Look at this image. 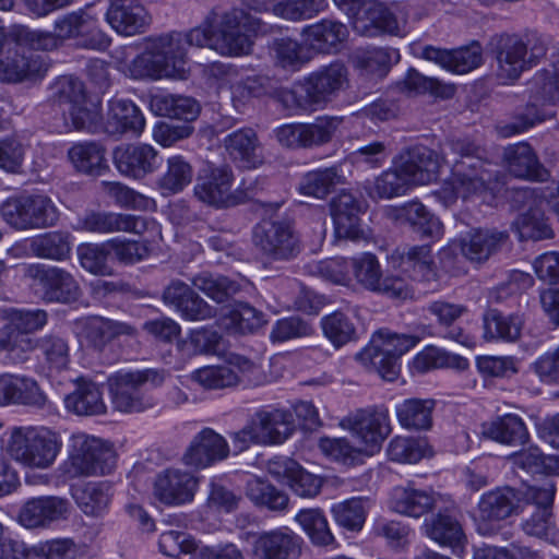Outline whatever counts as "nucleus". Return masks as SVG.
<instances>
[{
	"label": "nucleus",
	"mask_w": 559,
	"mask_h": 559,
	"mask_svg": "<svg viewBox=\"0 0 559 559\" xmlns=\"http://www.w3.org/2000/svg\"><path fill=\"white\" fill-rule=\"evenodd\" d=\"M189 46L214 49L212 27L203 22L187 33L171 32L148 39L145 49L128 64V73L134 80L183 79Z\"/></svg>",
	"instance_id": "obj_1"
},
{
	"label": "nucleus",
	"mask_w": 559,
	"mask_h": 559,
	"mask_svg": "<svg viewBox=\"0 0 559 559\" xmlns=\"http://www.w3.org/2000/svg\"><path fill=\"white\" fill-rule=\"evenodd\" d=\"M451 151L460 156L452 165V191L444 195L445 204L456 198L479 197L484 201L492 199L502 188L497 171L483 159L484 150L466 139L449 142Z\"/></svg>",
	"instance_id": "obj_2"
},
{
	"label": "nucleus",
	"mask_w": 559,
	"mask_h": 559,
	"mask_svg": "<svg viewBox=\"0 0 559 559\" xmlns=\"http://www.w3.org/2000/svg\"><path fill=\"white\" fill-rule=\"evenodd\" d=\"M353 21L355 31L367 37L381 34L402 35L408 19V5H385L374 0H333Z\"/></svg>",
	"instance_id": "obj_3"
},
{
	"label": "nucleus",
	"mask_w": 559,
	"mask_h": 559,
	"mask_svg": "<svg viewBox=\"0 0 559 559\" xmlns=\"http://www.w3.org/2000/svg\"><path fill=\"white\" fill-rule=\"evenodd\" d=\"M546 51L545 39L535 33L525 35V38L500 36L493 48L497 80L502 85L512 84L524 71L536 66Z\"/></svg>",
	"instance_id": "obj_4"
},
{
	"label": "nucleus",
	"mask_w": 559,
	"mask_h": 559,
	"mask_svg": "<svg viewBox=\"0 0 559 559\" xmlns=\"http://www.w3.org/2000/svg\"><path fill=\"white\" fill-rule=\"evenodd\" d=\"M3 447L15 462L45 469L55 463L62 442L58 433L46 427H14Z\"/></svg>",
	"instance_id": "obj_5"
},
{
	"label": "nucleus",
	"mask_w": 559,
	"mask_h": 559,
	"mask_svg": "<svg viewBox=\"0 0 559 559\" xmlns=\"http://www.w3.org/2000/svg\"><path fill=\"white\" fill-rule=\"evenodd\" d=\"M346 83V67L334 62L310 73L302 81L297 82L292 90L282 91L281 98L286 107L306 111L313 106L326 103Z\"/></svg>",
	"instance_id": "obj_6"
},
{
	"label": "nucleus",
	"mask_w": 559,
	"mask_h": 559,
	"mask_svg": "<svg viewBox=\"0 0 559 559\" xmlns=\"http://www.w3.org/2000/svg\"><path fill=\"white\" fill-rule=\"evenodd\" d=\"M295 430L293 413L289 409L264 407L257 411L238 431L230 435L237 452L249 449L251 444H282Z\"/></svg>",
	"instance_id": "obj_7"
},
{
	"label": "nucleus",
	"mask_w": 559,
	"mask_h": 559,
	"mask_svg": "<svg viewBox=\"0 0 559 559\" xmlns=\"http://www.w3.org/2000/svg\"><path fill=\"white\" fill-rule=\"evenodd\" d=\"M420 337L414 334H399L388 329L376 332L370 343L356 358L386 380L393 381L400 372V358L413 348Z\"/></svg>",
	"instance_id": "obj_8"
},
{
	"label": "nucleus",
	"mask_w": 559,
	"mask_h": 559,
	"mask_svg": "<svg viewBox=\"0 0 559 559\" xmlns=\"http://www.w3.org/2000/svg\"><path fill=\"white\" fill-rule=\"evenodd\" d=\"M559 103V53L551 64L538 71L530 83V102L522 112H519L514 121L503 128V135L509 136L526 131L536 122L545 119L543 105H556Z\"/></svg>",
	"instance_id": "obj_9"
},
{
	"label": "nucleus",
	"mask_w": 559,
	"mask_h": 559,
	"mask_svg": "<svg viewBox=\"0 0 559 559\" xmlns=\"http://www.w3.org/2000/svg\"><path fill=\"white\" fill-rule=\"evenodd\" d=\"M115 464L116 454L108 443L85 433L71 437L64 463V473L69 477L105 475L112 471Z\"/></svg>",
	"instance_id": "obj_10"
},
{
	"label": "nucleus",
	"mask_w": 559,
	"mask_h": 559,
	"mask_svg": "<svg viewBox=\"0 0 559 559\" xmlns=\"http://www.w3.org/2000/svg\"><path fill=\"white\" fill-rule=\"evenodd\" d=\"M248 19L242 9L214 7L204 17V25L212 27L214 34V49L226 56L248 53L251 47L245 31Z\"/></svg>",
	"instance_id": "obj_11"
},
{
	"label": "nucleus",
	"mask_w": 559,
	"mask_h": 559,
	"mask_svg": "<svg viewBox=\"0 0 559 559\" xmlns=\"http://www.w3.org/2000/svg\"><path fill=\"white\" fill-rule=\"evenodd\" d=\"M252 242L269 262H286L296 259L301 240L293 224L287 221L265 219L252 229Z\"/></svg>",
	"instance_id": "obj_12"
},
{
	"label": "nucleus",
	"mask_w": 559,
	"mask_h": 559,
	"mask_svg": "<svg viewBox=\"0 0 559 559\" xmlns=\"http://www.w3.org/2000/svg\"><path fill=\"white\" fill-rule=\"evenodd\" d=\"M0 214L10 226L19 230L51 227L59 219L58 209L44 194L10 198L2 203Z\"/></svg>",
	"instance_id": "obj_13"
},
{
	"label": "nucleus",
	"mask_w": 559,
	"mask_h": 559,
	"mask_svg": "<svg viewBox=\"0 0 559 559\" xmlns=\"http://www.w3.org/2000/svg\"><path fill=\"white\" fill-rule=\"evenodd\" d=\"M26 274L33 281L35 294L45 302L72 304L81 297V287L68 270L46 264H31Z\"/></svg>",
	"instance_id": "obj_14"
},
{
	"label": "nucleus",
	"mask_w": 559,
	"mask_h": 559,
	"mask_svg": "<svg viewBox=\"0 0 559 559\" xmlns=\"http://www.w3.org/2000/svg\"><path fill=\"white\" fill-rule=\"evenodd\" d=\"M304 540L290 528L283 526L252 534L250 559H298Z\"/></svg>",
	"instance_id": "obj_15"
},
{
	"label": "nucleus",
	"mask_w": 559,
	"mask_h": 559,
	"mask_svg": "<svg viewBox=\"0 0 559 559\" xmlns=\"http://www.w3.org/2000/svg\"><path fill=\"white\" fill-rule=\"evenodd\" d=\"M151 370L126 372L116 376L111 384L112 405L123 413H140L155 405L154 399L144 390Z\"/></svg>",
	"instance_id": "obj_16"
},
{
	"label": "nucleus",
	"mask_w": 559,
	"mask_h": 559,
	"mask_svg": "<svg viewBox=\"0 0 559 559\" xmlns=\"http://www.w3.org/2000/svg\"><path fill=\"white\" fill-rule=\"evenodd\" d=\"M55 32L60 40L80 38L86 48L105 50L110 46V38L98 28L97 20L86 10H80L59 16L53 23Z\"/></svg>",
	"instance_id": "obj_17"
},
{
	"label": "nucleus",
	"mask_w": 559,
	"mask_h": 559,
	"mask_svg": "<svg viewBox=\"0 0 559 559\" xmlns=\"http://www.w3.org/2000/svg\"><path fill=\"white\" fill-rule=\"evenodd\" d=\"M70 502L59 496L27 499L21 507L17 521L28 530H47L68 519Z\"/></svg>",
	"instance_id": "obj_18"
},
{
	"label": "nucleus",
	"mask_w": 559,
	"mask_h": 559,
	"mask_svg": "<svg viewBox=\"0 0 559 559\" xmlns=\"http://www.w3.org/2000/svg\"><path fill=\"white\" fill-rule=\"evenodd\" d=\"M199 479L180 468H166L154 479V497L165 506H182L193 500Z\"/></svg>",
	"instance_id": "obj_19"
},
{
	"label": "nucleus",
	"mask_w": 559,
	"mask_h": 559,
	"mask_svg": "<svg viewBox=\"0 0 559 559\" xmlns=\"http://www.w3.org/2000/svg\"><path fill=\"white\" fill-rule=\"evenodd\" d=\"M81 227L91 233H132L141 235L148 229H155L154 219L126 213L108 211H90L79 221Z\"/></svg>",
	"instance_id": "obj_20"
},
{
	"label": "nucleus",
	"mask_w": 559,
	"mask_h": 559,
	"mask_svg": "<svg viewBox=\"0 0 559 559\" xmlns=\"http://www.w3.org/2000/svg\"><path fill=\"white\" fill-rule=\"evenodd\" d=\"M330 212L335 235L352 241L366 240L367 231L361 226L362 203L350 192L343 190L330 202Z\"/></svg>",
	"instance_id": "obj_21"
},
{
	"label": "nucleus",
	"mask_w": 559,
	"mask_h": 559,
	"mask_svg": "<svg viewBox=\"0 0 559 559\" xmlns=\"http://www.w3.org/2000/svg\"><path fill=\"white\" fill-rule=\"evenodd\" d=\"M353 433L365 445L362 450L372 454L378 451L391 433L389 411L385 407H371L357 411L348 418Z\"/></svg>",
	"instance_id": "obj_22"
},
{
	"label": "nucleus",
	"mask_w": 559,
	"mask_h": 559,
	"mask_svg": "<svg viewBox=\"0 0 559 559\" xmlns=\"http://www.w3.org/2000/svg\"><path fill=\"white\" fill-rule=\"evenodd\" d=\"M117 170L133 179H142L160 165V157L152 145L144 143L117 146L112 153Z\"/></svg>",
	"instance_id": "obj_23"
},
{
	"label": "nucleus",
	"mask_w": 559,
	"mask_h": 559,
	"mask_svg": "<svg viewBox=\"0 0 559 559\" xmlns=\"http://www.w3.org/2000/svg\"><path fill=\"white\" fill-rule=\"evenodd\" d=\"M418 55L454 74L468 73L483 63V50L477 43L457 49L427 45L420 48Z\"/></svg>",
	"instance_id": "obj_24"
},
{
	"label": "nucleus",
	"mask_w": 559,
	"mask_h": 559,
	"mask_svg": "<svg viewBox=\"0 0 559 559\" xmlns=\"http://www.w3.org/2000/svg\"><path fill=\"white\" fill-rule=\"evenodd\" d=\"M518 509L515 488L497 487L483 493L477 504L478 532L491 533V524L506 520Z\"/></svg>",
	"instance_id": "obj_25"
},
{
	"label": "nucleus",
	"mask_w": 559,
	"mask_h": 559,
	"mask_svg": "<svg viewBox=\"0 0 559 559\" xmlns=\"http://www.w3.org/2000/svg\"><path fill=\"white\" fill-rule=\"evenodd\" d=\"M269 473L285 483L301 498L316 497L322 487V479L302 468L295 460L277 456L269 462Z\"/></svg>",
	"instance_id": "obj_26"
},
{
	"label": "nucleus",
	"mask_w": 559,
	"mask_h": 559,
	"mask_svg": "<svg viewBox=\"0 0 559 559\" xmlns=\"http://www.w3.org/2000/svg\"><path fill=\"white\" fill-rule=\"evenodd\" d=\"M391 267L413 281H432L437 276L431 249L427 245L397 248L390 257Z\"/></svg>",
	"instance_id": "obj_27"
},
{
	"label": "nucleus",
	"mask_w": 559,
	"mask_h": 559,
	"mask_svg": "<svg viewBox=\"0 0 559 559\" xmlns=\"http://www.w3.org/2000/svg\"><path fill=\"white\" fill-rule=\"evenodd\" d=\"M163 300L188 321H202L216 316V309L181 281H173L164 289Z\"/></svg>",
	"instance_id": "obj_28"
},
{
	"label": "nucleus",
	"mask_w": 559,
	"mask_h": 559,
	"mask_svg": "<svg viewBox=\"0 0 559 559\" xmlns=\"http://www.w3.org/2000/svg\"><path fill=\"white\" fill-rule=\"evenodd\" d=\"M229 447L225 438L211 428L202 429L192 439L182 456V462L195 468H204L225 460Z\"/></svg>",
	"instance_id": "obj_29"
},
{
	"label": "nucleus",
	"mask_w": 559,
	"mask_h": 559,
	"mask_svg": "<svg viewBox=\"0 0 559 559\" xmlns=\"http://www.w3.org/2000/svg\"><path fill=\"white\" fill-rule=\"evenodd\" d=\"M46 403L47 396L34 379L19 374H0V406L25 405L41 408Z\"/></svg>",
	"instance_id": "obj_30"
},
{
	"label": "nucleus",
	"mask_w": 559,
	"mask_h": 559,
	"mask_svg": "<svg viewBox=\"0 0 559 559\" xmlns=\"http://www.w3.org/2000/svg\"><path fill=\"white\" fill-rule=\"evenodd\" d=\"M106 21L118 34L133 36L145 32L150 15L140 0H115L106 12Z\"/></svg>",
	"instance_id": "obj_31"
},
{
	"label": "nucleus",
	"mask_w": 559,
	"mask_h": 559,
	"mask_svg": "<svg viewBox=\"0 0 559 559\" xmlns=\"http://www.w3.org/2000/svg\"><path fill=\"white\" fill-rule=\"evenodd\" d=\"M348 34V28L345 24L329 19L307 25L301 31L305 45L321 53H335L340 51Z\"/></svg>",
	"instance_id": "obj_32"
},
{
	"label": "nucleus",
	"mask_w": 559,
	"mask_h": 559,
	"mask_svg": "<svg viewBox=\"0 0 559 559\" xmlns=\"http://www.w3.org/2000/svg\"><path fill=\"white\" fill-rule=\"evenodd\" d=\"M401 171L409 185H427L436 180L441 165L440 156L426 146H416L402 154Z\"/></svg>",
	"instance_id": "obj_33"
},
{
	"label": "nucleus",
	"mask_w": 559,
	"mask_h": 559,
	"mask_svg": "<svg viewBox=\"0 0 559 559\" xmlns=\"http://www.w3.org/2000/svg\"><path fill=\"white\" fill-rule=\"evenodd\" d=\"M439 498L440 495L432 489L416 488L408 484L392 490L390 508L399 514L418 519L431 511Z\"/></svg>",
	"instance_id": "obj_34"
},
{
	"label": "nucleus",
	"mask_w": 559,
	"mask_h": 559,
	"mask_svg": "<svg viewBox=\"0 0 559 559\" xmlns=\"http://www.w3.org/2000/svg\"><path fill=\"white\" fill-rule=\"evenodd\" d=\"M44 71L46 68L41 58L22 46L16 45L14 50H9L0 59V79L5 82L33 80L41 76Z\"/></svg>",
	"instance_id": "obj_35"
},
{
	"label": "nucleus",
	"mask_w": 559,
	"mask_h": 559,
	"mask_svg": "<svg viewBox=\"0 0 559 559\" xmlns=\"http://www.w3.org/2000/svg\"><path fill=\"white\" fill-rule=\"evenodd\" d=\"M508 238L507 231L473 229L461 239V251L472 263L481 264L499 252Z\"/></svg>",
	"instance_id": "obj_36"
},
{
	"label": "nucleus",
	"mask_w": 559,
	"mask_h": 559,
	"mask_svg": "<svg viewBox=\"0 0 559 559\" xmlns=\"http://www.w3.org/2000/svg\"><path fill=\"white\" fill-rule=\"evenodd\" d=\"M81 337L97 350L121 336H134L135 329L124 322L103 317H88L79 322Z\"/></svg>",
	"instance_id": "obj_37"
},
{
	"label": "nucleus",
	"mask_w": 559,
	"mask_h": 559,
	"mask_svg": "<svg viewBox=\"0 0 559 559\" xmlns=\"http://www.w3.org/2000/svg\"><path fill=\"white\" fill-rule=\"evenodd\" d=\"M503 163L509 173L516 178L544 181L548 177V171L538 162L533 148L524 142L504 147Z\"/></svg>",
	"instance_id": "obj_38"
},
{
	"label": "nucleus",
	"mask_w": 559,
	"mask_h": 559,
	"mask_svg": "<svg viewBox=\"0 0 559 559\" xmlns=\"http://www.w3.org/2000/svg\"><path fill=\"white\" fill-rule=\"evenodd\" d=\"M144 127V116L133 102L118 98L109 103V111L105 124L108 134L114 136L126 133L140 135Z\"/></svg>",
	"instance_id": "obj_39"
},
{
	"label": "nucleus",
	"mask_w": 559,
	"mask_h": 559,
	"mask_svg": "<svg viewBox=\"0 0 559 559\" xmlns=\"http://www.w3.org/2000/svg\"><path fill=\"white\" fill-rule=\"evenodd\" d=\"M426 309L436 318L442 337L464 346L473 344L472 337L456 325V321L467 311L465 306L439 299L430 301Z\"/></svg>",
	"instance_id": "obj_40"
},
{
	"label": "nucleus",
	"mask_w": 559,
	"mask_h": 559,
	"mask_svg": "<svg viewBox=\"0 0 559 559\" xmlns=\"http://www.w3.org/2000/svg\"><path fill=\"white\" fill-rule=\"evenodd\" d=\"M225 147L230 157L245 168H257L263 164L262 147L251 128H242L228 134Z\"/></svg>",
	"instance_id": "obj_41"
},
{
	"label": "nucleus",
	"mask_w": 559,
	"mask_h": 559,
	"mask_svg": "<svg viewBox=\"0 0 559 559\" xmlns=\"http://www.w3.org/2000/svg\"><path fill=\"white\" fill-rule=\"evenodd\" d=\"M64 406L68 412L78 416H98L107 411L100 386L85 379H80L75 389L66 395Z\"/></svg>",
	"instance_id": "obj_42"
},
{
	"label": "nucleus",
	"mask_w": 559,
	"mask_h": 559,
	"mask_svg": "<svg viewBox=\"0 0 559 559\" xmlns=\"http://www.w3.org/2000/svg\"><path fill=\"white\" fill-rule=\"evenodd\" d=\"M150 108L160 117L183 120L185 122L197 119L200 114L199 103L189 96L169 93H156L150 96Z\"/></svg>",
	"instance_id": "obj_43"
},
{
	"label": "nucleus",
	"mask_w": 559,
	"mask_h": 559,
	"mask_svg": "<svg viewBox=\"0 0 559 559\" xmlns=\"http://www.w3.org/2000/svg\"><path fill=\"white\" fill-rule=\"evenodd\" d=\"M346 177L342 165H333L306 173L298 183L299 193L316 199H325L336 186L344 185Z\"/></svg>",
	"instance_id": "obj_44"
},
{
	"label": "nucleus",
	"mask_w": 559,
	"mask_h": 559,
	"mask_svg": "<svg viewBox=\"0 0 559 559\" xmlns=\"http://www.w3.org/2000/svg\"><path fill=\"white\" fill-rule=\"evenodd\" d=\"M25 350L35 349L50 370H62L69 362V345L59 334L50 333L37 338L23 337Z\"/></svg>",
	"instance_id": "obj_45"
},
{
	"label": "nucleus",
	"mask_w": 559,
	"mask_h": 559,
	"mask_svg": "<svg viewBox=\"0 0 559 559\" xmlns=\"http://www.w3.org/2000/svg\"><path fill=\"white\" fill-rule=\"evenodd\" d=\"M231 180L233 175L227 166L214 168L194 186V194L204 203L224 206L229 198Z\"/></svg>",
	"instance_id": "obj_46"
},
{
	"label": "nucleus",
	"mask_w": 559,
	"mask_h": 559,
	"mask_svg": "<svg viewBox=\"0 0 559 559\" xmlns=\"http://www.w3.org/2000/svg\"><path fill=\"white\" fill-rule=\"evenodd\" d=\"M423 528L429 538L443 546L461 547L465 539L461 523L449 509L426 519Z\"/></svg>",
	"instance_id": "obj_47"
},
{
	"label": "nucleus",
	"mask_w": 559,
	"mask_h": 559,
	"mask_svg": "<svg viewBox=\"0 0 559 559\" xmlns=\"http://www.w3.org/2000/svg\"><path fill=\"white\" fill-rule=\"evenodd\" d=\"M400 52L395 48L369 47L357 50L354 62L365 74L382 79L400 61Z\"/></svg>",
	"instance_id": "obj_48"
},
{
	"label": "nucleus",
	"mask_w": 559,
	"mask_h": 559,
	"mask_svg": "<svg viewBox=\"0 0 559 559\" xmlns=\"http://www.w3.org/2000/svg\"><path fill=\"white\" fill-rule=\"evenodd\" d=\"M436 402L430 399H406L395 405L399 424L407 430H428L432 426Z\"/></svg>",
	"instance_id": "obj_49"
},
{
	"label": "nucleus",
	"mask_w": 559,
	"mask_h": 559,
	"mask_svg": "<svg viewBox=\"0 0 559 559\" xmlns=\"http://www.w3.org/2000/svg\"><path fill=\"white\" fill-rule=\"evenodd\" d=\"M481 435L502 444L518 445L526 442L528 432L522 418L507 414L491 423L484 424Z\"/></svg>",
	"instance_id": "obj_50"
},
{
	"label": "nucleus",
	"mask_w": 559,
	"mask_h": 559,
	"mask_svg": "<svg viewBox=\"0 0 559 559\" xmlns=\"http://www.w3.org/2000/svg\"><path fill=\"white\" fill-rule=\"evenodd\" d=\"M193 178L191 163L181 155H173L166 160V169L156 185L163 195H173L183 191Z\"/></svg>",
	"instance_id": "obj_51"
},
{
	"label": "nucleus",
	"mask_w": 559,
	"mask_h": 559,
	"mask_svg": "<svg viewBox=\"0 0 559 559\" xmlns=\"http://www.w3.org/2000/svg\"><path fill=\"white\" fill-rule=\"evenodd\" d=\"M68 156L74 168L86 175L100 176L108 168L105 150L95 142L73 144Z\"/></svg>",
	"instance_id": "obj_52"
},
{
	"label": "nucleus",
	"mask_w": 559,
	"mask_h": 559,
	"mask_svg": "<svg viewBox=\"0 0 559 559\" xmlns=\"http://www.w3.org/2000/svg\"><path fill=\"white\" fill-rule=\"evenodd\" d=\"M523 328V319L518 314H504L489 310L484 317V337L487 341L515 342Z\"/></svg>",
	"instance_id": "obj_53"
},
{
	"label": "nucleus",
	"mask_w": 559,
	"mask_h": 559,
	"mask_svg": "<svg viewBox=\"0 0 559 559\" xmlns=\"http://www.w3.org/2000/svg\"><path fill=\"white\" fill-rule=\"evenodd\" d=\"M31 251L40 259L64 261L72 251V237L67 231H50L32 239Z\"/></svg>",
	"instance_id": "obj_54"
},
{
	"label": "nucleus",
	"mask_w": 559,
	"mask_h": 559,
	"mask_svg": "<svg viewBox=\"0 0 559 559\" xmlns=\"http://www.w3.org/2000/svg\"><path fill=\"white\" fill-rule=\"evenodd\" d=\"M72 497L78 507L86 514L97 516L109 504L110 486L105 483H87L72 489Z\"/></svg>",
	"instance_id": "obj_55"
},
{
	"label": "nucleus",
	"mask_w": 559,
	"mask_h": 559,
	"mask_svg": "<svg viewBox=\"0 0 559 559\" xmlns=\"http://www.w3.org/2000/svg\"><path fill=\"white\" fill-rule=\"evenodd\" d=\"M246 489L248 498L257 506L275 512H282L288 508V496L267 481L251 478L247 481Z\"/></svg>",
	"instance_id": "obj_56"
},
{
	"label": "nucleus",
	"mask_w": 559,
	"mask_h": 559,
	"mask_svg": "<svg viewBox=\"0 0 559 559\" xmlns=\"http://www.w3.org/2000/svg\"><path fill=\"white\" fill-rule=\"evenodd\" d=\"M324 336L336 347L357 338L356 326L353 320L342 311H334L321 319Z\"/></svg>",
	"instance_id": "obj_57"
},
{
	"label": "nucleus",
	"mask_w": 559,
	"mask_h": 559,
	"mask_svg": "<svg viewBox=\"0 0 559 559\" xmlns=\"http://www.w3.org/2000/svg\"><path fill=\"white\" fill-rule=\"evenodd\" d=\"M192 284L217 304L226 302L240 289L239 284L235 281L226 276H214L207 272L195 275L192 278Z\"/></svg>",
	"instance_id": "obj_58"
},
{
	"label": "nucleus",
	"mask_w": 559,
	"mask_h": 559,
	"mask_svg": "<svg viewBox=\"0 0 559 559\" xmlns=\"http://www.w3.org/2000/svg\"><path fill=\"white\" fill-rule=\"evenodd\" d=\"M295 520L301 525L313 544L328 546L334 542L328 520L320 509L300 510Z\"/></svg>",
	"instance_id": "obj_59"
},
{
	"label": "nucleus",
	"mask_w": 559,
	"mask_h": 559,
	"mask_svg": "<svg viewBox=\"0 0 559 559\" xmlns=\"http://www.w3.org/2000/svg\"><path fill=\"white\" fill-rule=\"evenodd\" d=\"M10 36L17 46H22L24 49L27 47L32 50L49 51L60 45L56 32L32 29L21 24L11 27Z\"/></svg>",
	"instance_id": "obj_60"
},
{
	"label": "nucleus",
	"mask_w": 559,
	"mask_h": 559,
	"mask_svg": "<svg viewBox=\"0 0 559 559\" xmlns=\"http://www.w3.org/2000/svg\"><path fill=\"white\" fill-rule=\"evenodd\" d=\"M270 51L275 66L284 70L298 71L306 62L301 45L289 37L275 38Z\"/></svg>",
	"instance_id": "obj_61"
},
{
	"label": "nucleus",
	"mask_w": 559,
	"mask_h": 559,
	"mask_svg": "<svg viewBox=\"0 0 559 559\" xmlns=\"http://www.w3.org/2000/svg\"><path fill=\"white\" fill-rule=\"evenodd\" d=\"M428 444L425 439L412 437H395L386 448L388 456L397 463L414 464L426 456Z\"/></svg>",
	"instance_id": "obj_62"
},
{
	"label": "nucleus",
	"mask_w": 559,
	"mask_h": 559,
	"mask_svg": "<svg viewBox=\"0 0 559 559\" xmlns=\"http://www.w3.org/2000/svg\"><path fill=\"white\" fill-rule=\"evenodd\" d=\"M409 182L405 175L401 171V164L397 162L393 169L383 171L368 189L371 198L391 199L404 194Z\"/></svg>",
	"instance_id": "obj_63"
},
{
	"label": "nucleus",
	"mask_w": 559,
	"mask_h": 559,
	"mask_svg": "<svg viewBox=\"0 0 559 559\" xmlns=\"http://www.w3.org/2000/svg\"><path fill=\"white\" fill-rule=\"evenodd\" d=\"M522 528L526 535L559 546V527L552 522L551 509H536V511L522 523Z\"/></svg>",
	"instance_id": "obj_64"
}]
</instances>
